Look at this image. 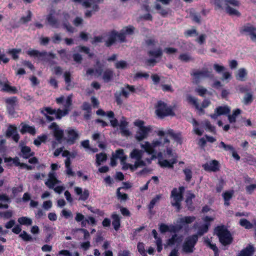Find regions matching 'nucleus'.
I'll list each match as a JSON object with an SVG mask.
<instances>
[{
  "instance_id": "nucleus-1",
  "label": "nucleus",
  "mask_w": 256,
  "mask_h": 256,
  "mask_svg": "<svg viewBox=\"0 0 256 256\" xmlns=\"http://www.w3.org/2000/svg\"><path fill=\"white\" fill-rule=\"evenodd\" d=\"M214 232L218 237L219 241L222 246H228L232 243L233 238L225 226H217L214 228Z\"/></svg>"
},
{
  "instance_id": "nucleus-2",
  "label": "nucleus",
  "mask_w": 256,
  "mask_h": 256,
  "mask_svg": "<svg viewBox=\"0 0 256 256\" xmlns=\"http://www.w3.org/2000/svg\"><path fill=\"white\" fill-rule=\"evenodd\" d=\"M184 191V188L183 186H180L178 190L174 188L171 191L170 204L176 208L177 212H180L182 209L181 202L183 200Z\"/></svg>"
},
{
  "instance_id": "nucleus-3",
  "label": "nucleus",
  "mask_w": 256,
  "mask_h": 256,
  "mask_svg": "<svg viewBox=\"0 0 256 256\" xmlns=\"http://www.w3.org/2000/svg\"><path fill=\"white\" fill-rule=\"evenodd\" d=\"M155 113L158 118L163 119L168 116H174L175 114L171 106L162 100H158L155 106Z\"/></svg>"
},
{
  "instance_id": "nucleus-4",
  "label": "nucleus",
  "mask_w": 256,
  "mask_h": 256,
  "mask_svg": "<svg viewBox=\"0 0 256 256\" xmlns=\"http://www.w3.org/2000/svg\"><path fill=\"white\" fill-rule=\"evenodd\" d=\"M198 241V236L197 234H192L187 237L182 245L183 252L185 253L192 252Z\"/></svg>"
},
{
  "instance_id": "nucleus-5",
  "label": "nucleus",
  "mask_w": 256,
  "mask_h": 256,
  "mask_svg": "<svg viewBox=\"0 0 256 256\" xmlns=\"http://www.w3.org/2000/svg\"><path fill=\"white\" fill-rule=\"evenodd\" d=\"M48 128L52 130L53 136L58 143L61 144L66 139L64 136V130L60 128L56 122H52L49 126Z\"/></svg>"
},
{
  "instance_id": "nucleus-6",
  "label": "nucleus",
  "mask_w": 256,
  "mask_h": 256,
  "mask_svg": "<svg viewBox=\"0 0 256 256\" xmlns=\"http://www.w3.org/2000/svg\"><path fill=\"white\" fill-rule=\"evenodd\" d=\"M240 34H246L250 36V40L256 42V28L248 24L243 26L240 30Z\"/></svg>"
},
{
  "instance_id": "nucleus-7",
  "label": "nucleus",
  "mask_w": 256,
  "mask_h": 256,
  "mask_svg": "<svg viewBox=\"0 0 256 256\" xmlns=\"http://www.w3.org/2000/svg\"><path fill=\"white\" fill-rule=\"evenodd\" d=\"M26 54L30 56L40 58L48 56L52 59H54L56 58L55 54L52 52H48L46 51L39 52L38 50H30L26 52Z\"/></svg>"
},
{
  "instance_id": "nucleus-8",
  "label": "nucleus",
  "mask_w": 256,
  "mask_h": 256,
  "mask_svg": "<svg viewBox=\"0 0 256 256\" xmlns=\"http://www.w3.org/2000/svg\"><path fill=\"white\" fill-rule=\"evenodd\" d=\"M230 112V109L228 106H218L214 110V113L210 114L211 118H217L218 116L228 115Z\"/></svg>"
},
{
  "instance_id": "nucleus-9",
  "label": "nucleus",
  "mask_w": 256,
  "mask_h": 256,
  "mask_svg": "<svg viewBox=\"0 0 256 256\" xmlns=\"http://www.w3.org/2000/svg\"><path fill=\"white\" fill-rule=\"evenodd\" d=\"M67 138L65 139L66 142L70 144H73L75 143L76 140L78 138L79 135L77 132L72 128H69L66 131Z\"/></svg>"
},
{
  "instance_id": "nucleus-10",
  "label": "nucleus",
  "mask_w": 256,
  "mask_h": 256,
  "mask_svg": "<svg viewBox=\"0 0 256 256\" xmlns=\"http://www.w3.org/2000/svg\"><path fill=\"white\" fill-rule=\"evenodd\" d=\"M219 162L216 160H212L209 162L202 164V168L207 172H216L220 170Z\"/></svg>"
},
{
  "instance_id": "nucleus-11",
  "label": "nucleus",
  "mask_w": 256,
  "mask_h": 256,
  "mask_svg": "<svg viewBox=\"0 0 256 256\" xmlns=\"http://www.w3.org/2000/svg\"><path fill=\"white\" fill-rule=\"evenodd\" d=\"M74 190L76 194L80 196L78 198L80 200L86 201L90 196V192L88 189L85 188L82 190L81 188L76 186L74 188Z\"/></svg>"
},
{
  "instance_id": "nucleus-12",
  "label": "nucleus",
  "mask_w": 256,
  "mask_h": 256,
  "mask_svg": "<svg viewBox=\"0 0 256 256\" xmlns=\"http://www.w3.org/2000/svg\"><path fill=\"white\" fill-rule=\"evenodd\" d=\"M151 128L150 126L145 128H139L138 130L136 132L135 138L136 140L138 141H142L145 138L148 132L150 131Z\"/></svg>"
},
{
  "instance_id": "nucleus-13",
  "label": "nucleus",
  "mask_w": 256,
  "mask_h": 256,
  "mask_svg": "<svg viewBox=\"0 0 256 256\" xmlns=\"http://www.w3.org/2000/svg\"><path fill=\"white\" fill-rule=\"evenodd\" d=\"M190 74L194 79L198 80L202 77H210L211 76V72L207 69H205L202 70H194Z\"/></svg>"
},
{
  "instance_id": "nucleus-14",
  "label": "nucleus",
  "mask_w": 256,
  "mask_h": 256,
  "mask_svg": "<svg viewBox=\"0 0 256 256\" xmlns=\"http://www.w3.org/2000/svg\"><path fill=\"white\" fill-rule=\"evenodd\" d=\"M48 178L45 182L46 185L50 188H53L56 184L59 182V180L56 178L55 172H50L48 174Z\"/></svg>"
},
{
  "instance_id": "nucleus-15",
  "label": "nucleus",
  "mask_w": 256,
  "mask_h": 256,
  "mask_svg": "<svg viewBox=\"0 0 256 256\" xmlns=\"http://www.w3.org/2000/svg\"><path fill=\"white\" fill-rule=\"evenodd\" d=\"M34 152L32 151L30 147L27 146H24L21 147L20 156L24 159H28L34 156Z\"/></svg>"
},
{
  "instance_id": "nucleus-16",
  "label": "nucleus",
  "mask_w": 256,
  "mask_h": 256,
  "mask_svg": "<svg viewBox=\"0 0 256 256\" xmlns=\"http://www.w3.org/2000/svg\"><path fill=\"white\" fill-rule=\"evenodd\" d=\"M63 16V27L70 32H74V28L70 24L68 20L70 18V14L67 12H64L62 13Z\"/></svg>"
},
{
  "instance_id": "nucleus-17",
  "label": "nucleus",
  "mask_w": 256,
  "mask_h": 256,
  "mask_svg": "<svg viewBox=\"0 0 256 256\" xmlns=\"http://www.w3.org/2000/svg\"><path fill=\"white\" fill-rule=\"evenodd\" d=\"M64 78L66 85V90H70L74 88V84L72 81V74L69 71H66L64 74Z\"/></svg>"
},
{
  "instance_id": "nucleus-18",
  "label": "nucleus",
  "mask_w": 256,
  "mask_h": 256,
  "mask_svg": "<svg viewBox=\"0 0 256 256\" xmlns=\"http://www.w3.org/2000/svg\"><path fill=\"white\" fill-rule=\"evenodd\" d=\"M0 208L7 209L8 208V204L11 202L10 198L6 194H0Z\"/></svg>"
},
{
  "instance_id": "nucleus-19",
  "label": "nucleus",
  "mask_w": 256,
  "mask_h": 256,
  "mask_svg": "<svg viewBox=\"0 0 256 256\" xmlns=\"http://www.w3.org/2000/svg\"><path fill=\"white\" fill-rule=\"evenodd\" d=\"M166 133L178 144H182V140L180 132L175 133L173 130L169 129L166 131Z\"/></svg>"
},
{
  "instance_id": "nucleus-20",
  "label": "nucleus",
  "mask_w": 256,
  "mask_h": 256,
  "mask_svg": "<svg viewBox=\"0 0 256 256\" xmlns=\"http://www.w3.org/2000/svg\"><path fill=\"white\" fill-rule=\"evenodd\" d=\"M125 88L128 90V92L124 88H122L119 93L122 96H123L126 98H128L129 92L131 93L136 92V88L134 86L126 84L125 85Z\"/></svg>"
},
{
  "instance_id": "nucleus-21",
  "label": "nucleus",
  "mask_w": 256,
  "mask_h": 256,
  "mask_svg": "<svg viewBox=\"0 0 256 256\" xmlns=\"http://www.w3.org/2000/svg\"><path fill=\"white\" fill-rule=\"evenodd\" d=\"M195 198V194L190 192H188L186 198L185 200L186 206L188 210L192 212L194 210V206L193 205L192 199Z\"/></svg>"
},
{
  "instance_id": "nucleus-22",
  "label": "nucleus",
  "mask_w": 256,
  "mask_h": 256,
  "mask_svg": "<svg viewBox=\"0 0 256 256\" xmlns=\"http://www.w3.org/2000/svg\"><path fill=\"white\" fill-rule=\"evenodd\" d=\"M177 162L176 156L174 157L170 160H164L159 162L160 165L162 168H174V164Z\"/></svg>"
},
{
  "instance_id": "nucleus-23",
  "label": "nucleus",
  "mask_w": 256,
  "mask_h": 256,
  "mask_svg": "<svg viewBox=\"0 0 256 256\" xmlns=\"http://www.w3.org/2000/svg\"><path fill=\"white\" fill-rule=\"evenodd\" d=\"M254 248L252 244H249L246 248L242 249L237 256H252Z\"/></svg>"
},
{
  "instance_id": "nucleus-24",
  "label": "nucleus",
  "mask_w": 256,
  "mask_h": 256,
  "mask_svg": "<svg viewBox=\"0 0 256 256\" xmlns=\"http://www.w3.org/2000/svg\"><path fill=\"white\" fill-rule=\"evenodd\" d=\"M118 126L120 130V133L122 136H129L130 135V132L127 128L128 122H127L125 120H121Z\"/></svg>"
},
{
  "instance_id": "nucleus-25",
  "label": "nucleus",
  "mask_w": 256,
  "mask_h": 256,
  "mask_svg": "<svg viewBox=\"0 0 256 256\" xmlns=\"http://www.w3.org/2000/svg\"><path fill=\"white\" fill-rule=\"evenodd\" d=\"M1 91L6 92L10 94H16L18 92L17 88L14 86H10L8 82L3 84Z\"/></svg>"
},
{
  "instance_id": "nucleus-26",
  "label": "nucleus",
  "mask_w": 256,
  "mask_h": 256,
  "mask_svg": "<svg viewBox=\"0 0 256 256\" xmlns=\"http://www.w3.org/2000/svg\"><path fill=\"white\" fill-rule=\"evenodd\" d=\"M116 31L115 30H112L110 32L108 39L106 42L105 45L107 47H110L116 42Z\"/></svg>"
},
{
  "instance_id": "nucleus-27",
  "label": "nucleus",
  "mask_w": 256,
  "mask_h": 256,
  "mask_svg": "<svg viewBox=\"0 0 256 256\" xmlns=\"http://www.w3.org/2000/svg\"><path fill=\"white\" fill-rule=\"evenodd\" d=\"M111 218L112 220V225L114 226V228L115 230L118 231L120 227V218L116 213H113L111 216Z\"/></svg>"
},
{
  "instance_id": "nucleus-28",
  "label": "nucleus",
  "mask_w": 256,
  "mask_h": 256,
  "mask_svg": "<svg viewBox=\"0 0 256 256\" xmlns=\"http://www.w3.org/2000/svg\"><path fill=\"white\" fill-rule=\"evenodd\" d=\"M20 131L22 134L28 132L32 136L34 135L36 133V128L34 126H30L26 124H24L22 126Z\"/></svg>"
},
{
  "instance_id": "nucleus-29",
  "label": "nucleus",
  "mask_w": 256,
  "mask_h": 256,
  "mask_svg": "<svg viewBox=\"0 0 256 256\" xmlns=\"http://www.w3.org/2000/svg\"><path fill=\"white\" fill-rule=\"evenodd\" d=\"M114 72L110 69H106L103 73L102 79L106 82L111 81L114 78Z\"/></svg>"
},
{
  "instance_id": "nucleus-30",
  "label": "nucleus",
  "mask_w": 256,
  "mask_h": 256,
  "mask_svg": "<svg viewBox=\"0 0 256 256\" xmlns=\"http://www.w3.org/2000/svg\"><path fill=\"white\" fill-rule=\"evenodd\" d=\"M196 218L194 216H185L180 218V224L182 225L183 228L186 224H190L194 222L196 220Z\"/></svg>"
},
{
  "instance_id": "nucleus-31",
  "label": "nucleus",
  "mask_w": 256,
  "mask_h": 256,
  "mask_svg": "<svg viewBox=\"0 0 256 256\" xmlns=\"http://www.w3.org/2000/svg\"><path fill=\"white\" fill-rule=\"evenodd\" d=\"M240 113L241 110L239 108H236L233 110L232 114H228V117L229 122L230 124L234 123L236 122V118L237 116Z\"/></svg>"
},
{
  "instance_id": "nucleus-32",
  "label": "nucleus",
  "mask_w": 256,
  "mask_h": 256,
  "mask_svg": "<svg viewBox=\"0 0 256 256\" xmlns=\"http://www.w3.org/2000/svg\"><path fill=\"white\" fill-rule=\"evenodd\" d=\"M46 20L48 24L52 27L58 28L59 24L58 20L52 14H50L48 15Z\"/></svg>"
},
{
  "instance_id": "nucleus-33",
  "label": "nucleus",
  "mask_w": 256,
  "mask_h": 256,
  "mask_svg": "<svg viewBox=\"0 0 256 256\" xmlns=\"http://www.w3.org/2000/svg\"><path fill=\"white\" fill-rule=\"evenodd\" d=\"M210 226V223L204 224L200 226L198 230V232L196 234L198 235V236H202L204 235V234L206 233L208 230Z\"/></svg>"
},
{
  "instance_id": "nucleus-34",
  "label": "nucleus",
  "mask_w": 256,
  "mask_h": 256,
  "mask_svg": "<svg viewBox=\"0 0 256 256\" xmlns=\"http://www.w3.org/2000/svg\"><path fill=\"white\" fill-rule=\"evenodd\" d=\"M148 54L150 56L154 58H161L162 56V51L161 48H158L154 50H149L148 52Z\"/></svg>"
},
{
  "instance_id": "nucleus-35",
  "label": "nucleus",
  "mask_w": 256,
  "mask_h": 256,
  "mask_svg": "<svg viewBox=\"0 0 256 256\" xmlns=\"http://www.w3.org/2000/svg\"><path fill=\"white\" fill-rule=\"evenodd\" d=\"M248 72L244 68H240L238 72V74L236 75V78L237 80L244 81L245 78L247 76Z\"/></svg>"
},
{
  "instance_id": "nucleus-36",
  "label": "nucleus",
  "mask_w": 256,
  "mask_h": 256,
  "mask_svg": "<svg viewBox=\"0 0 256 256\" xmlns=\"http://www.w3.org/2000/svg\"><path fill=\"white\" fill-rule=\"evenodd\" d=\"M114 158H119L121 162H124L126 160V156L124 155V150L122 149H118L116 151V154L114 155Z\"/></svg>"
},
{
  "instance_id": "nucleus-37",
  "label": "nucleus",
  "mask_w": 256,
  "mask_h": 256,
  "mask_svg": "<svg viewBox=\"0 0 256 256\" xmlns=\"http://www.w3.org/2000/svg\"><path fill=\"white\" fill-rule=\"evenodd\" d=\"M142 150L136 148L134 149L130 154V157L136 160L142 159Z\"/></svg>"
},
{
  "instance_id": "nucleus-38",
  "label": "nucleus",
  "mask_w": 256,
  "mask_h": 256,
  "mask_svg": "<svg viewBox=\"0 0 256 256\" xmlns=\"http://www.w3.org/2000/svg\"><path fill=\"white\" fill-rule=\"evenodd\" d=\"M18 222L21 225L30 226L32 222L30 218L26 216H22L18 218Z\"/></svg>"
},
{
  "instance_id": "nucleus-39",
  "label": "nucleus",
  "mask_w": 256,
  "mask_h": 256,
  "mask_svg": "<svg viewBox=\"0 0 256 256\" xmlns=\"http://www.w3.org/2000/svg\"><path fill=\"white\" fill-rule=\"evenodd\" d=\"M239 224L246 229L250 230L254 227V224L246 218H242L240 220Z\"/></svg>"
},
{
  "instance_id": "nucleus-40",
  "label": "nucleus",
  "mask_w": 256,
  "mask_h": 256,
  "mask_svg": "<svg viewBox=\"0 0 256 256\" xmlns=\"http://www.w3.org/2000/svg\"><path fill=\"white\" fill-rule=\"evenodd\" d=\"M20 48H12L7 51V53L12 56V59L16 60L18 58V54L21 52Z\"/></svg>"
},
{
  "instance_id": "nucleus-41",
  "label": "nucleus",
  "mask_w": 256,
  "mask_h": 256,
  "mask_svg": "<svg viewBox=\"0 0 256 256\" xmlns=\"http://www.w3.org/2000/svg\"><path fill=\"white\" fill-rule=\"evenodd\" d=\"M162 196V195L161 194H157L150 200L148 206L150 211L154 208L155 204L160 201Z\"/></svg>"
},
{
  "instance_id": "nucleus-42",
  "label": "nucleus",
  "mask_w": 256,
  "mask_h": 256,
  "mask_svg": "<svg viewBox=\"0 0 256 256\" xmlns=\"http://www.w3.org/2000/svg\"><path fill=\"white\" fill-rule=\"evenodd\" d=\"M142 148H144V150L150 154H153L154 152V148L152 144L148 142H146L144 144H142Z\"/></svg>"
},
{
  "instance_id": "nucleus-43",
  "label": "nucleus",
  "mask_w": 256,
  "mask_h": 256,
  "mask_svg": "<svg viewBox=\"0 0 256 256\" xmlns=\"http://www.w3.org/2000/svg\"><path fill=\"white\" fill-rule=\"evenodd\" d=\"M96 162L98 166L101 164V162H105L107 159V156L106 153L100 152L96 156Z\"/></svg>"
},
{
  "instance_id": "nucleus-44",
  "label": "nucleus",
  "mask_w": 256,
  "mask_h": 256,
  "mask_svg": "<svg viewBox=\"0 0 256 256\" xmlns=\"http://www.w3.org/2000/svg\"><path fill=\"white\" fill-rule=\"evenodd\" d=\"M48 138L46 134H44L42 136H39L34 141V144L35 146H39L42 142H44Z\"/></svg>"
},
{
  "instance_id": "nucleus-45",
  "label": "nucleus",
  "mask_w": 256,
  "mask_h": 256,
  "mask_svg": "<svg viewBox=\"0 0 256 256\" xmlns=\"http://www.w3.org/2000/svg\"><path fill=\"white\" fill-rule=\"evenodd\" d=\"M188 100L189 103L194 104L196 109L198 110L200 112L203 111L202 108H200V106H199V104L198 102L197 98L190 96L188 98Z\"/></svg>"
},
{
  "instance_id": "nucleus-46",
  "label": "nucleus",
  "mask_w": 256,
  "mask_h": 256,
  "mask_svg": "<svg viewBox=\"0 0 256 256\" xmlns=\"http://www.w3.org/2000/svg\"><path fill=\"white\" fill-rule=\"evenodd\" d=\"M18 98L16 96L8 98L5 100L6 106H16Z\"/></svg>"
},
{
  "instance_id": "nucleus-47",
  "label": "nucleus",
  "mask_w": 256,
  "mask_h": 256,
  "mask_svg": "<svg viewBox=\"0 0 256 256\" xmlns=\"http://www.w3.org/2000/svg\"><path fill=\"white\" fill-rule=\"evenodd\" d=\"M182 241L181 236H178L176 234H174L172 238L168 240L169 245H174L176 242H180Z\"/></svg>"
},
{
  "instance_id": "nucleus-48",
  "label": "nucleus",
  "mask_w": 256,
  "mask_h": 256,
  "mask_svg": "<svg viewBox=\"0 0 256 256\" xmlns=\"http://www.w3.org/2000/svg\"><path fill=\"white\" fill-rule=\"evenodd\" d=\"M19 236L24 242H32L33 240L32 236L28 234L26 231L23 230Z\"/></svg>"
},
{
  "instance_id": "nucleus-49",
  "label": "nucleus",
  "mask_w": 256,
  "mask_h": 256,
  "mask_svg": "<svg viewBox=\"0 0 256 256\" xmlns=\"http://www.w3.org/2000/svg\"><path fill=\"white\" fill-rule=\"evenodd\" d=\"M17 132L16 128L13 125H10L6 132V136L10 138Z\"/></svg>"
},
{
  "instance_id": "nucleus-50",
  "label": "nucleus",
  "mask_w": 256,
  "mask_h": 256,
  "mask_svg": "<svg viewBox=\"0 0 256 256\" xmlns=\"http://www.w3.org/2000/svg\"><path fill=\"white\" fill-rule=\"evenodd\" d=\"M68 114V110L67 109H64L63 110L58 108L56 110V119H60L62 116Z\"/></svg>"
},
{
  "instance_id": "nucleus-51",
  "label": "nucleus",
  "mask_w": 256,
  "mask_h": 256,
  "mask_svg": "<svg viewBox=\"0 0 256 256\" xmlns=\"http://www.w3.org/2000/svg\"><path fill=\"white\" fill-rule=\"evenodd\" d=\"M32 17V13L30 12V10H28L27 16H23L21 17V18L20 20V22L23 24H25L31 20Z\"/></svg>"
},
{
  "instance_id": "nucleus-52",
  "label": "nucleus",
  "mask_w": 256,
  "mask_h": 256,
  "mask_svg": "<svg viewBox=\"0 0 256 256\" xmlns=\"http://www.w3.org/2000/svg\"><path fill=\"white\" fill-rule=\"evenodd\" d=\"M58 53L60 54L62 60L66 62V60H70L68 54H67L66 49H61L58 50Z\"/></svg>"
},
{
  "instance_id": "nucleus-53",
  "label": "nucleus",
  "mask_w": 256,
  "mask_h": 256,
  "mask_svg": "<svg viewBox=\"0 0 256 256\" xmlns=\"http://www.w3.org/2000/svg\"><path fill=\"white\" fill-rule=\"evenodd\" d=\"M226 11L230 16H240V13L237 10L231 8L230 6H226Z\"/></svg>"
},
{
  "instance_id": "nucleus-54",
  "label": "nucleus",
  "mask_w": 256,
  "mask_h": 256,
  "mask_svg": "<svg viewBox=\"0 0 256 256\" xmlns=\"http://www.w3.org/2000/svg\"><path fill=\"white\" fill-rule=\"evenodd\" d=\"M168 232L174 233L178 232L180 230H181L182 228V226L180 224L176 226L173 224H170V226H168Z\"/></svg>"
},
{
  "instance_id": "nucleus-55",
  "label": "nucleus",
  "mask_w": 256,
  "mask_h": 256,
  "mask_svg": "<svg viewBox=\"0 0 256 256\" xmlns=\"http://www.w3.org/2000/svg\"><path fill=\"white\" fill-rule=\"evenodd\" d=\"M122 188H118L116 190V196L117 198L120 200H126L128 198V196L126 194H122L120 190Z\"/></svg>"
},
{
  "instance_id": "nucleus-56",
  "label": "nucleus",
  "mask_w": 256,
  "mask_h": 256,
  "mask_svg": "<svg viewBox=\"0 0 256 256\" xmlns=\"http://www.w3.org/2000/svg\"><path fill=\"white\" fill-rule=\"evenodd\" d=\"M137 249L138 252L142 256H148L145 250L144 244L142 242H138L137 244Z\"/></svg>"
},
{
  "instance_id": "nucleus-57",
  "label": "nucleus",
  "mask_w": 256,
  "mask_h": 256,
  "mask_svg": "<svg viewBox=\"0 0 256 256\" xmlns=\"http://www.w3.org/2000/svg\"><path fill=\"white\" fill-rule=\"evenodd\" d=\"M178 59L184 62H188L194 60L188 54L186 53L180 54L178 56Z\"/></svg>"
},
{
  "instance_id": "nucleus-58",
  "label": "nucleus",
  "mask_w": 256,
  "mask_h": 256,
  "mask_svg": "<svg viewBox=\"0 0 256 256\" xmlns=\"http://www.w3.org/2000/svg\"><path fill=\"white\" fill-rule=\"evenodd\" d=\"M135 28L134 26L130 25L125 26L122 30L125 34L126 35H131L134 32Z\"/></svg>"
},
{
  "instance_id": "nucleus-59",
  "label": "nucleus",
  "mask_w": 256,
  "mask_h": 256,
  "mask_svg": "<svg viewBox=\"0 0 256 256\" xmlns=\"http://www.w3.org/2000/svg\"><path fill=\"white\" fill-rule=\"evenodd\" d=\"M253 101L252 95L251 93L248 92L246 94L244 98V103L248 105L250 104Z\"/></svg>"
},
{
  "instance_id": "nucleus-60",
  "label": "nucleus",
  "mask_w": 256,
  "mask_h": 256,
  "mask_svg": "<svg viewBox=\"0 0 256 256\" xmlns=\"http://www.w3.org/2000/svg\"><path fill=\"white\" fill-rule=\"evenodd\" d=\"M183 172L185 175V180L187 182H190L192 178V172L190 168H185L183 170Z\"/></svg>"
},
{
  "instance_id": "nucleus-61",
  "label": "nucleus",
  "mask_w": 256,
  "mask_h": 256,
  "mask_svg": "<svg viewBox=\"0 0 256 256\" xmlns=\"http://www.w3.org/2000/svg\"><path fill=\"white\" fill-rule=\"evenodd\" d=\"M155 8L158 10H160L159 14L163 17H165L167 16L168 14V12L167 10L163 8H162L161 6L159 4H157L155 5Z\"/></svg>"
},
{
  "instance_id": "nucleus-62",
  "label": "nucleus",
  "mask_w": 256,
  "mask_h": 256,
  "mask_svg": "<svg viewBox=\"0 0 256 256\" xmlns=\"http://www.w3.org/2000/svg\"><path fill=\"white\" fill-rule=\"evenodd\" d=\"M234 194V192L233 190L224 192L222 194L224 201H230L232 198Z\"/></svg>"
},
{
  "instance_id": "nucleus-63",
  "label": "nucleus",
  "mask_w": 256,
  "mask_h": 256,
  "mask_svg": "<svg viewBox=\"0 0 256 256\" xmlns=\"http://www.w3.org/2000/svg\"><path fill=\"white\" fill-rule=\"evenodd\" d=\"M192 124L194 128V132L198 136H202L203 134V131L201 130L198 127H196L198 125V122L196 121V120L194 118L192 120Z\"/></svg>"
},
{
  "instance_id": "nucleus-64",
  "label": "nucleus",
  "mask_w": 256,
  "mask_h": 256,
  "mask_svg": "<svg viewBox=\"0 0 256 256\" xmlns=\"http://www.w3.org/2000/svg\"><path fill=\"white\" fill-rule=\"evenodd\" d=\"M128 66V63L124 60H120L115 64V67L117 69H124Z\"/></svg>"
}]
</instances>
